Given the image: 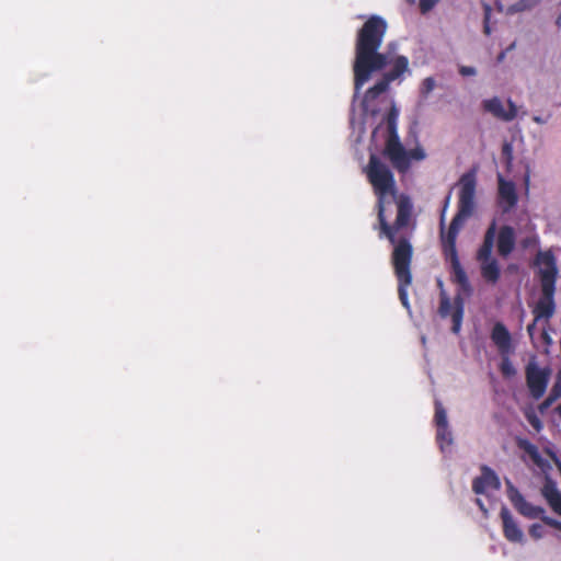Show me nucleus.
<instances>
[{
	"label": "nucleus",
	"instance_id": "f257e3e1",
	"mask_svg": "<svg viewBox=\"0 0 561 561\" xmlns=\"http://www.w3.org/2000/svg\"><path fill=\"white\" fill-rule=\"evenodd\" d=\"M364 172L377 197L379 238H387L393 245L391 264L398 280L399 299L402 306L409 309L410 302L408 288L412 285L413 279L411 272L413 247L408 237L400 236L397 238V234L411 224L413 203L409 195L401 194L396 201V220L390 225L385 215V201L388 196L394 197L397 194L394 175L391 169L375 153L369 156L368 163L365 167Z\"/></svg>",
	"mask_w": 561,
	"mask_h": 561
},
{
	"label": "nucleus",
	"instance_id": "f03ea898",
	"mask_svg": "<svg viewBox=\"0 0 561 561\" xmlns=\"http://www.w3.org/2000/svg\"><path fill=\"white\" fill-rule=\"evenodd\" d=\"M458 206L457 213L451 219L446 234L443 236V253L450 263L453 280L457 283L462 290L470 291V283L466 271L461 266L457 252V237L465 221L472 216L476 207V191H477V169L465 172L459 181Z\"/></svg>",
	"mask_w": 561,
	"mask_h": 561
},
{
	"label": "nucleus",
	"instance_id": "7ed1b4c3",
	"mask_svg": "<svg viewBox=\"0 0 561 561\" xmlns=\"http://www.w3.org/2000/svg\"><path fill=\"white\" fill-rule=\"evenodd\" d=\"M387 22L379 15H371L358 30L355 42L354 85L359 90L375 71L388 65L386 54L378 51L385 34Z\"/></svg>",
	"mask_w": 561,
	"mask_h": 561
},
{
	"label": "nucleus",
	"instance_id": "20e7f679",
	"mask_svg": "<svg viewBox=\"0 0 561 561\" xmlns=\"http://www.w3.org/2000/svg\"><path fill=\"white\" fill-rule=\"evenodd\" d=\"M536 264L539 265V279L541 296L536 302L533 313L535 322L546 320L548 322L556 312V282L558 277V267L552 252H539L536 257Z\"/></svg>",
	"mask_w": 561,
	"mask_h": 561
},
{
	"label": "nucleus",
	"instance_id": "39448f33",
	"mask_svg": "<svg viewBox=\"0 0 561 561\" xmlns=\"http://www.w3.org/2000/svg\"><path fill=\"white\" fill-rule=\"evenodd\" d=\"M398 116V110L392 106L386 117L388 136L385 142L383 156L398 173L405 174L411 168V162L413 160L423 161L426 158V152L419 145L410 150L404 148L397 131Z\"/></svg>",
	"mask_w": 561,
	"mask_h": 561
},
{
	"label": "nucleus",
	"instance_id": "423d86ee",
	"mask_svg": "<svg viewBox=\"0 0 561 561\" xmlns=\"http://www.w3.org/2000/svg\"><path fill=\"white\" fill-rule=\"evenodd\" d=\"M495 234L496 222L493 220L488 227L484 233L483 242L477 252V260L481 265V275L486 282L491 284L497 283L501 276L500 265L497 261L492 257Z\"/></svg>",
	"mask_w": 561,
	"mask_h": 561
},
{
	"label": "nucleus",
	"instance_id": "0eeeda50",
	"mask_svg": "<svg viewBox=\"0 0 561 561\" xmlns=\"http://www.w3.org/2000/svg\"><path fill=\"white\" fill-rule=\"evenodd\" d=\"M508 499L515 510L523 516L535 519L539 518L543 522V518H550L546 515V510L542 506L533 505L524 495L508 482Z\"/></svg>",
	"mask_w": 561,
	"mask_h": 561
},
{
	"label": "nucleus",
	"instance_id": "6e6552de",
	"mask_svg": "<svg viewBox=\"0 0 561 561\" xmlns=\"http://www.w3.org/2000/svg\"><path fill=\"white\" fill-rule=\"evenodd\" d=\"M550 371L539 368L535 363L526 366V382L534 399H540L547 389Z\"/></svg>",
	"mask_w": 561,
	"mask_h": 561
},
{
	"label": "nucleus",
	"instance_id": "1a4fd4ad",
	"mask_svg": "<svg viewBox=\"0 0 561 561\" xmlns=\"http://www.w3.org/2000/svg\"><path fill=\"white\" fill-rule=\"evenodd\" d=\"M455 308L451 312L453 305L448 297V295L442 290L440 293V301H439V308L438 313L442 318H447L448 316H451L453 320V332L458 333L460 331L462 317H463V300L460 296H457L454 299Z\"/></svg>",
	"mask_w": 561,
	"mask_h": 561
},
{
	"label": "nucleus",
	"instance_id": "9d476101",
	"mask_svg": "<svg viewBox=\"0 0 561 561\" xmlns=\"http://www.w3.org/2000/svg\"><path fill=\"white\" fill-rule=\"evenodd\" d=\"M507 104L508 110L506 111L504 110L502 101L497 96L482 102V106L485 112L491 113L494 117L501 121L511 122L517 116V107L512 100H508Z\"/></svg>",
	"mask_w": 561,
	"mask_h": 561
},
{
	"label": "nucleus",
	"instance_id": "9b49d317",
	"mask_svg": "<svg viewBox=\"0 0 561 561\" xmlns=\"http://www.w3.org/2000/svg\"><path fill=\"white\" fill-rule=\"evenodd\" d=\"M500 488L501 482L497 474L490 467L483 465L481 474L472 481V491L476 494H484L488 489L499 490Z\"/></svg>",
	"mask_w": 561,
	"mask_h": 561
},
{
	"label": "nucleus",
	"instance_id": "f8f14e48",
	"mask_svg": "<svg viewBox=\"0 0 561 561\" xmlns=\"http://www.w3.org/2000/svg\"><path fill=\"white\" fill-rule=\"evenodd\" d=\"M500 517L502 519L503 535L505 539L510 542L522 543L524 541V533L506 506L501 508Z\"/></svg>",
	"mask_w": 561,
	"mask_h": 561
},
{
	"label": "nucleus",
	"instance_id": "ddd939ff",
	"mask_svg": "<svg viewBox=\"0 0 561 561\" xmlns=\"http://www.w3.org/2000/svg\"><path fill=\"white\" fill-rule=\"evenodd\" d=\"M499 182V203L503 211H508L516 206L518 196L516 193L515 184L512 181H506L501 174L497 175Z\"/></svg>",
	"mask_w": 561,
	"mask_h": 561
},
{
	"label": "nucleus",
	"instance_id": "4468645a",
	"mask_svg": "<svg viewBox=\"0 0 561 561\" xmlns=\"http://www.w3.org/2000/svg\"><path fill=\"white\" fill-rule=\"evenodd\" d=\"M491 340L497 347L501 355H510L513 351L511 333L502 322H496L493 325Z\"/></svg>",
	"mask_w": 561,
	"mask_h": 561
},
{
	"label": "nucleus",
	"instance_id": "2eb2a0df",
	"mask_svg": "<svg viewBox=\"0 0 561 561\" xmlns=\"http://www.w3.org/2000/svg\"><path fill=\"white\" fill-rule=\"evenodd\" d=\"M516 237L514 228L511 226H503L497 233V253L506 257L515 248Z\"/></svg>",
	"mask_w": 561,
	"mask_h": 561
},
{
	"label": "nucleus",
	"instance_id": "dca6fc26",
	"mask_svg": "<svg viewBox=\"0 0 561 561\" xmlns=\"http://www.w3.org/2000/svg\"><path fill=\"white\" fill-rule=\"evenodd\" d=\"M516 445L520 450L525 451L529 456L531 461L537 467L542 469L547 466V461L540 455L538 447L535 444H533L530 440H528L526 438H518L516 440Z\"/></svg>",
	"mask_w": 561,
	"mask_h": 561
},
{
	"label": "nucleus",
	"instance_id": "f3484780",
	"mask_svg": "<svg viewBox=\"0 0 561 561\" xmlns=\"http://www.w3.org/2000/svg\"><path fill=\"white\" fill-rule=\"evenodd\" d=\"M409 68V59L405 56H398L393 60V66L390 71L386 72L383 76L388 79V81L392 82L400 78Z\"/></svg>",
	"mask_w": 561,
	"mask_h": 561
},
{
	"label": "nucleus",
	"instance_id": "a211bd4d",
	"mask_svg": "<svg viewBox=\"0 0 561 561\" xmlns=\"http://www.w3.org/2000/svg\"><path fill=\"white\" fill-rule=\"evenodd\" d=\"M390 83L391 82L388 81V79L385 76H382V78L378 82H376L371 88H369L366 91L364 102L369 103L376 100L380 94L385 93L388 90Z\"/></svg>",
	"mask_w": 561,
	"mask_h": 561
},
{
	"label": "nucleus",
	"instance_id": "6ab92c4d",
	"mask_svg": "<svg viewBox=\"0 0 561 561\" xmlns=\"http://www.w3.org/2000/svg\"><path fill=\"white\" fill-rule=\"evenodd\" d=\"M543 497L547 502H550L554 497H557L561 492L558 490L556 482L552 480H547L541 490Z\"/></svg>",
	"mask_w": 561,
	"mask_h": 561
},
{
	"label": "nucleus",
	"instance_id": "aec40b11",
	"mask_svg": "<svg viewBox=\"0 0 561 561\" xmlns=\"http://www.w3.org/2000/svg\"><path fill=\"white\" fill-rule=\"evenodd\" d=\"M434 421H435L436 427H438V426H448L446 410L444 409L442 403L438 402V401L435 402Z\"/></svg>",
	"mask_w": 561,
	"mask_h": 561
},
{
	"label": "nucleus",
	"instance_id": "412c9836",
	"mask_svg": "<svg viewBox=\"0 0 561 561\" xmlns=\"http://www.w3.org/2000/svg\"><path fill=\"white\" fill-rule=\"evenodd\" d=\"M500 371L506 378L513 377L516 374V369L514 368L508 355H502Z\"/></svg>",
	"mask_w": 561,
	"mask_h": 561
},
{
	"label": "nucleus",
	"instance_id": "4be33fe9",
	"mask_svg": "<svg viewBox=\"0 0 561 561\" xmlns=\"http://www.w3.org/2000/svg\"><path fill=\"white\" fill-rule=\"evenodd\" d=\"M436 439L440 444V447L450 445L453 442L451 433L448 431V426H438L436 433Z\"/></svg>",
	"mask_w": 561,
	"mask_h": 561
},
{
	"label": "nucleus",
	"instance_id": "5701e85b",
	"mask_svg": "<svg viewBox=\"0 0 561 561\" xmlns=\"http://www.w3.org/2000/svg\"><path fill=\"white\" fill-rule=\"evenodd\" d=\"M435 88V80L432 77H427L423 80L421 87V93L426 96L430 94Z\"/></svg>",
	"mask_w": 561,
	"mask_h": 561
},
{
	"label": "nucleus",
	"instance_id": "b1692460",
	"mask_svg": "<svg viewBox=\"0 0 561 561\" xmlns=\"http://www.w3.org/2000/svg\"><path fill=\"white\" fill-rule=\"evenodd\" d=\"M439 0H420L419 1V8L422 14H426L430 12Z\"/></svg>",
	"mask_w": 561,
	"mask_h": 561
},
{
	"label": "nucleus",
	"instance_id": "393cba45",
	"mask_svg": "<svg viewBox=\"0 0 561 561\" xmlns=\"http://www.w3.org/2000/svg\"><path fill=\"white\" fill-rule=\"evenodd\" d=\"M529 535L531 538L534 539H540L543 537L545 535V529H543V526L540 525V524H533L530 527H529Z\"/></svg>",
	"mask_w": 561,
	"mask_h": 561
},
{
	"label": "nucleus",
	"instance_id": "a878e982",
	"mask_svg": "<svg viewBox=\"0 0 561 561\" xmlns=\"http://www.w3.org/2000/svg\"><path fill=\"white\" fill-rule=\"evenodd\" d=\"M490 18H491V7L489 4H485L484 5V18H483V32L485 35L491 34Z\"/></svg>",
	"mask_w": 561,
	"mask_h": 561
},
{
	"label": "nucleus",
	"instance_id": "bb28decb",
	"mask_svg": "<svg viewBox=\"0 0 561 561\" xmlns=\"http://www.w3.org/2000/svg\"><path fill=\"white\" fill-rule=\"evenodd\" d=\"M502 156L504 157L507 164L512 163L513 160V148L512 145L508 142H505L502 147Z\"/></svg>",
	"mask_w": 561,
	"mask_h": 561
},
{
	"label": "nucleus",
	"instance_id": "cd10ccee",
	"mask_svg": "<svg viewBox=\"0 0 561 561\" xmlns=\"http://www.w3.org/2000/svg\"><path fill=\"white\" fill-rule=\"evenodd\" d=\"M449 202H450V193L445 198L443 210H442V214H440V238L442 239H443V236L446 234V232L444 231V224H445V213H446V209H447V207L449 205Z\"/></svg>",
	"mask_w": 561,
	"mask_h": 561
},
{
	"label": "nucleus",
	"instance_id": "c85d7f7f",
	"mask_svg": "<svg viewBox=\"0 0 561 561\" xmlns=\"http://www.w3.org/2000/svg\"><path fill=\"white\" fill-rule=\"evenodd\" d=\"M549 397L554 401L561 397V382H554L549 392Z\"/></svg>",
	"mask_w": 561,
	"mask_h": 561
},
{
	"label": "nucleus",
	"instance_id": "c756f323",
	"mask_svg": "<svg viewBox=\"0 0 561 561\" xmlns=\"http://www.w3.org/2000/svg\"><path fill=\"white\" fill-rule=\"evenodd\" d=\"M548 503L553 512L561 516V493Z\"/></svg>",
	"mask_w": 561,
	"mask_h": 561
},
{
	"label": "nucleus",
	"instance_id": "7c9ffc66",
	"mask_svg": "<svg viewBox=\"0 0 561 561\" xmlns=\"http://www.w3.org/2000/svg\"><path fill=\"white\" fill-rule=\"evenodd\" d=\"M543 524L553 527L556 529H559L561 531V522L550 517V518H543Z\"/></svg>",
	"mask_w": 561,
	"mask_h": 561
},
{
	"label": "nucleus",
	"instance_id": "2f4dec72",
	"mask_svg": "<svg viewBox=\"0 0 561 561\" xmlns=\"http://www.w3.org/2000/svg\"><path fill=\"white\" fill-rule=\"evenodd\" d=\"M554 402V400H552L549 396L541 402V404L539 405V411L540 412H545L547 409H549L552 403Z\"/></svg>",
	"mask_w": 561,
	"mask_h": 561
},
{
	"label": "nucleus",
	"instance_id": "473e14b6",
	"mask_svg": "<svg viewBox=\"0 0 561 561\" xmlns=\"http://www.w3.org/2000/svg\"><path fill=\"white\" fill-rule=\"evenodd\" d=\"M459 72L462 76H474L476 69L473 67L462 66V67H460Z\"/></svg>",
	"mask_w": 561,
	"mask_h": 561
},
{
	"label": "nucleus",
	"instance_id": "72a5a7b5",
	"mask_svg": "<svg viewBox=\"0 0 561 561\" xmlns=\"http://www.w3.org/2000/svg\"><path fill=\"white\" fill-rule=\"evenodd\" d=\"M528 421L533 425L534 428H536L537 431L541 430V422L537 416L534 415L531 417H528Z\"/></svg>",
	"mask_w": 561,
	"mask_h": 561
},
{
	"label": "nucleus",
	"instance_id": "f704fd0d",
	"mask_svg": "<svg viewBox=\"0 0 561 561\" xmlns=\"http://www.w3.org/2000/svg\"><path fill=\"white\" fill-rule=\"evenodd\" d=\"M541 337L547 345H550L552 343V339L546 329L542 330Z\"/></svg>",
	"mask_w": 561,
	"mask_h": 561
},
{
	"label": "nucleus",
	"instance_id": "c9c22d12",
	"mask_svg": "<svg viewBox=\"0 0 561 561\" xmlns=\"http://www.w3.org/2000/svg\"><path fill=\"white\" fill-rule=\"evenodd\" d=\"M536 323L537 322H535V320H534L533 323L527 325V333L529 334L530 337L534 336V332H535V329H536Z\"/></svg>",
	"mask_w": 561,
	"mask_h": 561
},
{
	"label": "nucleus",
	"instance_id": "e433bc0d",
	"mask_svg": "<svg viewBox=\"0 0 561 561\" xmlns=\"http://www.w3.org/2000/svg\"><path fill=\"white\" fill-rule=\"evenodd\" d=\"M476 503L478 504V506H479L482 511H485L484 505H483V503H482V501H481L480 499H477V500H476Z\"/></svg>",
	"mask_w": 561,
	"mask_h": 561
},
{
	"label": "nucleus",
	"instance_id": "4c0bfd02",
	"mask_svg": "<svg viewBox=\"0 0 561 561\" xmlns=\"http://www.w3.org/2000/svg\"><path fill=\"white\" fill-rule=\"evenodd\" d=\"M536 123L541 124L543 121L539 116H534L533 118Z\"/></svg>",
	"mask_w": 561,
	"mask_h": 561
},
{
	"label": "nucleus",
	"instance_id": "58836bf2",
	"mask_svg": "<svg viewBox=\"0 0 561 561\" xmlns=\"http://www.w3.org/2000/svg\"><path fill=\"white\" fill-rule=\"evenodd\" d=\"M556 24L558 27H561V14L558 16Z\"/></svg>",
	"mask_w": 561,
	"mask_h": 561
},
{
	"label": "nucleus",
	"instance_id": "ea45409f",
	"mask_svg": "<svg viewBox=\"0 0 561 561\" xmlns=\"http://www.w3.org/2000/svg\"><path fill=\"white\" fill-rule=\"evenodd\" d=\"M556 411L559 414V416L561 417V403L557 407Z\"/></svg>",
	"mask_w": 561,
	"mask_h": 561
},
{
	"label": "nucleus",
	"instance_id": "a19ab883",
	"mask_svg": "<svg viewBox=\"0 0 561 561\" xmlns=\"http://www.w3.org/2000/svg\"><path fill=\"white\" fill-rule=\"evenodd\" d=\"M415 0H408V2L413 3Z\"/></svg>",
	"mask_w": 561,
	"mask_h": 561
}]
</instances>
